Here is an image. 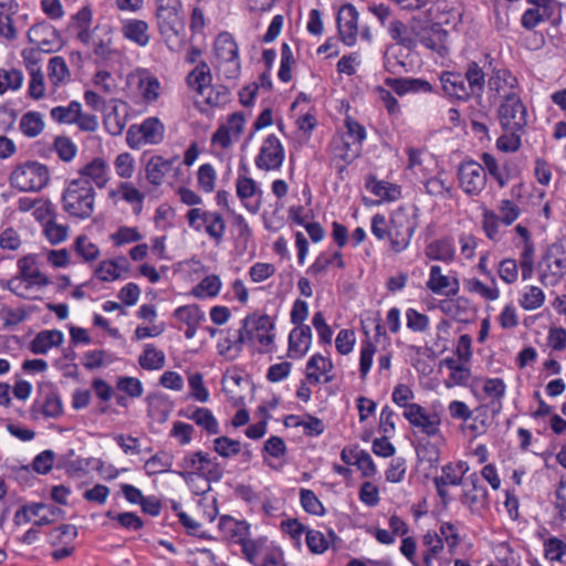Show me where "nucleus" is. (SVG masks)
I'll list each match as a JSON object with an SVG mask.
<instances>
[{"mask_svg": "<svg viewBox=\"0 0 566 566\" xmlns=\"http://www.w3.org/2000/svg\"><path fill=\"white\" fill-rule=\"evenodd\" d=\"M96 192L93 185L84 178L67 181L62 192V209L71 218L85 220L92 217Z\"/></svg>", "mask_w": 566, "mask_h": 566, "instance_id": "f257e3e1", "label": "nucleus"}, {"mask_svg": "<svg viewBox=\"0 0 566 566\" xmlns=\"http://www.w3.org/2000/svg\"><path fill=\"white\" fill-rule=\"evenodd\" d=\"M49 168L39 161L27 160L14 167L9 176L10 185L23 192H38L49 185Z\"/></svg>", "mask_w": 566, "mask_h": 566, "instance_id": "f03ea898", "label": "nucleus"}, {"mask_svg": "<svg viewBox=\"0 0 566 566\" xmlns=\"http://www.w3.org/2000/svg\"><path fill=\"white\" fill-rule=\"evenodd\" d=\"M213 53L218 72L227 80H237L241 73L239 48L229 32L216 38Z\"/></svg>", "mask_w": 566, "mask_h": 566, "instance_id": "7ed1b4c3", "label": "nucleus"}, {"mask_svg": "<svg viewBox=\"0 0 566 566\" xmlns=\"http://www.w3.org/2000/svg\"><path fill=\"white\" fill-rule=\"evenodd\" d=\"M418 211L413 207L412 211L406 208L396 209L390 218V227L388 228V237L394 251L401 252L408 248L411 238L418 227Z\"/></svg>", "mask_w": 566, "mask_h": 566, "instance_id": "20e7f679", "label": "nucleus"}, {"mask_svg": "<svg viewBox=\"0 0 566 566\" xmlns=\"http://www.w3.org/2000/svg\"><path fill=\"white\" fill-rule=\"evenodd\" d=\"M539 281L545 286L556 285L566 274V242H555L548 247L539 263Z\"/></svg>", "mask_w": 566, "mask_h": 566, "instance_id": "39448f33", "label": "nucleus"}, {"mask_svg": "<svg viewBox=\"0 0 566 566\" xmlns=\"http://www.w3.org/2000/svg\"><path fill=\"white\" fill-rule=\"evenodd\" d=\"M186 218L192 230L197 232L205 231L216 243L223 240L227 224L220 212L193 207L188 210Z\"/></svg>", "mask_w": 566, "mask_h": 566, "instance_id": "423d86ee", "label": "nucleus"}, {"mask_svg": "<svg viewBox=\"0 0 566 566\" xmlns=\"http://www.w3.org/2000/svg\"><path fill=\"white\" fill-rule=\"evenodd\" d=\"M32 419L60 418L63 415V402L57 388L52 384H42L30 408Z\"/></svg>", "mask_w": 566, "mask_h": 566, "instance_id": "0eeeda50", "label": "nucleus"}, {"mask_svg": "<svg viewBox=\"0 0 566 566\" xmlns=\"http://www.w3.org/2000/svg\"><path fill=\"white\" fill-rule=\"evenodd\" d=\"M489 99L503 102L521 95L517 77L507 69H495L488 78Z\"/></svg>", "mask_w": 566, "mask_h": 566, "instance_id": "6e6552de", "label": "nucleus"}, {"mask_svg": "<svg viewBox=\"0 0 566 566\" xmlns=\"http://www.w3.org/2000/svg\"><path fill=\"white\" fill-rule=\"evenodd\" d=\"M527 109L521 95L500 102L497 118L505 132H523L527 125Z\"/></svg>", "mask_w": 566, "mask_h": 566, "instance_id": "1a4fd4ad", "label": "nucleus"}, {"mask_svg": "<svg viewBox=\"0 0 566 566\" xmlns=\"http://www.w3.org/2000/svg\"><path fill=\"white\" fill-rule=\"evenodd\" d=\"M165 127L157 117L146 118L139 126H132L127 132V143L132 148L142 144L157 145L163 142Z\"/></svg>", "mask_w": 566, "mask_h": 566, "instance_id": "9d476101", "label": "nucleus"}, {"mask_svg": "<svg viewBox=\"0 0 566 566\" xmlns=\"http://www.w3.org/2000/svg\"><path fill=\"white\" fill-rule=\"evenodd\" d=\"M458 179L460 188L469 196H479L488 181L484 167L474 160L464 161L459 166Z\"/></svg>", "mask_w": 566, "mask_h": 566, "instance_id": "9b49d317", "label": "nucleus"}, {"mask_svg": "<svg viewBox=\"0 0 566 566\" xmlns=\"http://www.w3.org/2000/svg\"><path fill=\"white\" fill-rule=\"evenodd\" d=\"M403 417L419 432L428 437L441 438V419L437 412L428 413L422 406L412 403L410 407H407V410H403Z\"/></svg>", "mask_w": 566, "mask_h": 566, "instance_id": "f8f14e48", "label": "nucleus"}, {"mask_svg": "<svg viewBox=\"0 0 566 566\" xmlns=\"http://www.w3.org/2000/svg\"><path fill=\"white\" fill-rule=\"evenodd\" d=\"M461 503L472 514H481L489 506L488 489L481 483L476 473L470 474L463 483Z\"/></svg>", "mask_w": 566, "mask_h": 566, "instance_id": "ddd939ff", "label": "nucleus"}, {"mask_svg": "<svg viewBox=\"0 0 566 566\" xmlns=\"http://www.w3.org/2000/svg\"><path fill=\"white\" fill-rule=\"evenodd\" d=\"M284 158L285 154L281 142L275 135L271 134L264 139L255 157V166L265 171L279 170Z\"/></svg>", "mask_w": 566, "mask_h": 566, "instance_id": "4468645a", "label": "nucleus"}, {"mask_svg": "<svg viewBox=\"0 0 566 566\" xmlns=\"http://www.w3.org/2000/svg\"><path fill=\"white\" fill-rule=\"evenodd\" d=\"M157 27L166 43L181 39L185 33V21L181 8L156 11Z\"/></svg>", "mask_w": 566, "mask_h": 566, "instance_id": "2eb2a0df", "label": "nucleus"}, {"mask_svg": "<svg viewBox=\"0 0 566 566\" xmlns=\"http://www.w3.org/2000/svg\"><path fill=\"white\" fill-rule=\"evenodd\" d=\"M358 17L357 9L350 3L344 4L337 14L338 33L347 46H353L357 41Z\"/></svg>", "mask_w": 566, "mask_h": 566, "instance_id": "dca6fc26", "label": "nucleus"}, {"mask_svg": "<svg viewBox=\"0 0 566 566\" xmlns=\"http://www.w3.org/2000/svg\"><path fill=\"white\" fill-rule=\"evenodd\" d=\"M346 137L342 144L345 150L339 154L343 160L352 163L360 153V145L366 138V130L358 122L347 117L345 120Z\"/></svg>", "mask_w": 566, "mask_h": 566, "instance_id": "f3484780", "label": "nucleus"}, {"mask_svg": "<svg viewBox=\"0 0 566 566\" xmlns=\"http://www.w3.org/2000/svg\"><path fill=\"white\" fill-rule=\"evenodd\" d=\"M104 115V126L112 136H119L126 127L128 104L118 98L108 101Z\"/></svg>", "mask_w": 566, "mask_h": 566, "instance_id": "a211bd4d", "label": "nucleus"}, {"mask_svg": "<svg viewBox=\"0 0 566 566\" xmlns=\"http://www.w3.org/2000/svg\"><path fill=\"white\" fill-rule=\"evenodd\" d=\"M440 83L446 96L460 102H468L472 98L467 87L464 77L460 72L443 71L440 74Z\"/></svg>", "mask_w": 566, "mask_h": 566, "instance_id": "6ab92c4d", "label": "nucleus"}, {"mask_svg": "<svg viewBox=\"0 0 566 566\" xmlns=\"http://www.w3.org/2000/svg\"><path fill=\"white\" fill-rule=\"evenodd\" d=\"M237 195L250 212L256 213L260 210L262 203V190L252 178H238Z\"/></svg>", "mask_w": 566, "mask_h": 566, "instance_id": "aec40b11", "label": "nucleus"}, {"mask_svg": "<svg viewBox=\"0 0 566 566\" xmlns=\"http://www.w3.org/2000/svg\"><path fill=\"white\" fill-rule=\"evenodd\" d=\"M28 38L31 43L39 46L41 51H52V43L56 41V50L61 46V39L57 30L46 22L32 25L28 31Z\"/></svg>", "mask_w": 566, "mask_h": 566, "instance_id": "412c9836", "label": "nucleus"}, {"mask_svg": "<svg viewBox=\"0 0 566 566\" xmlns=\"http://www.w3.org/2000/svg\"><path fill=\"white\" fill-rule=\"evenodd\" d=\"M312 345V329L308 325L295 326L289 335L287 356L300 359L306 355Z\"/></svg>", "mask_w": 566, "mask_h": 566, "instance_id": "4be33fe9", "label": "nucleus"}, {"mask_svg": "<svg viewBox=\"0 0 566 566\" xmlns=\"http://www.w3.org/2000/svg\"><path fill=\"white\" fill-rule=\"evenodd\" d=\"M122 33L125 40L145 48L150 42L149 24L140 19H124L122 21Z\"/></svg>", "mask_w": 566, "mask_h": 566, "instance_id": "5701e85b", "label": "nucleus"}, {"mask_svg": "<svg viewBox=\"0 0 566 566\" xmlns=\"http://www.w3.org/2000/svg\"><path fill=\"white\" fill-rule=\"evenodd\" d=\"M472 98L481 99L488 86L486 73L483 67L476 61H470L464 67L462 74Z\"/></svg>", "mask_w": 566, "mask_h": 566, "instance_id": "b1692460", "label": "nucleus"}, {"mask_svg": "<svg viewBox=\"0 0 566 566\" xmlns=\"http://www.w3.org/2000/svg\"><path fill=\"white\" fill-rule=\"evenodd\" d=\"M77 178H84L102 189L109 180L108 165L103 158L96 157L78 170Z\"/></svg>", "mask_w": 566, "mask_h": 566, "instance_id": "393cba45", "label": "nucleus"}, {"mask_svg": "<svg viewBox=\"0 0 566 566\" xmlns=\"http://www.w3.org/2000/svg\"><path fill=\"white\" fill-rule=\"evenodd\" d=\"M274 322L269 315H254L253 328H254V338L262 346L259 349L260 353H270L272 352L275 334Z\"/></svg>", "mask_w": 566, "mask_h": 566, "instance_id": "a878e982", "label": "nucleus"}, {"mask_svg": "<svg viewBox=\"0 0 566 566\" xmlns=\"http://www.w3.org/2000/svg\"><path fill=\"white\" fill-rule=\"evenodd\" d=\"M93 53L96 57L107 61L116 51L113 49V28L109 24L96 25L94 29Z\"/></svg>", "mask_w": 566, "mask_h": 566, "instance_id": "bb28decb", "label": "nucleus"}, {"mask_svg": "<svg viewBox=\"0 0 566 566\" xmlns=\"http://www.w3.org/2000/svg\"><path fill=\"white\" fill-rule=\"evenodd\" d=\"M334 365L332 360L321 354H314L306 364V379L311 384L321 382V377L325 376L324 382L333 380L334 376L328 375Z\"/></svg>", "mask_w": 566, "mask_h": 566, "instance_id": "cd10ccee", "label": "nucleus"}, {"mask_svg": "<svg viewBox=\"0 0 566 566\" xmlns=\"http://www.w3.org/2000/svg\"><path fill=\"white\" fill-rule=\"evenodd\" d=\"M18 269L20 276L27 282V289L33 285L46 286L50 284L49 277L36 268L35 259L32 255L21 258L18 261Z\"/></svg>", "mask_w": 566, "mask_h": 566, "instance_id": "c85d7f7f", "label": "nucleus"}, {"mask_svg": "<svg viewBox=\"0 0 566 566\" xmlns=\"http://www.w3.org/2000/svg\"><path fill=\"white\" fill-rule=\"evenodd\" d=\"M427 287L434 294L453 296L459 292V283L453 281V286L449 276L443 275L439 265H432L430 269Z\"/></svg>", "mask_w": 566, "mask_h": 566, "instance_id": "c756f323", "label": "nucleus"}, {"mask_svg": "<svg viewBox=\"0 0 566 566\" xmlns=\"http://www.w3.org/2000/svg\"><path fill=\"white\" fill-rule=\"evenodd\" d=\"M482 390L486 398L490 399L488 407L492 413L497 415L503 408V398L506 392V385L502 378H486L483 382Z\"/></svg>", "mask_w": 566, "mask_h": 566, "instance_id": "7c9ffc66", "label": "nucleus"}, {"mask_svg": "<svg viewBox=\"0 0 566 566\" xmlns=\"http://www.w3.org/2000/svg\"><path fill=\"white\" fill-rule=\"evenodd\" d=\"M217 344L218 354L230 359L235 358L242 350V336L237 328L222 329Z\"/></svg>", "mask_w": 566, "mask_h": 566, "instance_id": "2f4dec72", "label": "nucleus"}, {"mask_svg": "<svg viewBox=\"0 0 566 566\" xmlns=\"http://www.w3.org/2000/svg\"><path fill=\"white\" fill-rule=\"evenodd\" d=\"M365 188L374 196L385 201H396L401 197V188L396 184L378 180L375 176H368Z\"/></svg>", "mask_w": 566, "mask_h": 566, "instance_id": "473e14b6", "label": "nucleus"}, {"mask_svg": "<svg viewBox=\"0 0 566 566\" xmlns=\"http://www.w3.org/2000/svg\"><path fill=\"white\" fill-rule=\"evenodd\" d=\"M219 530L230 541L240 544L250 535V525L245 521H238L231 516H221Z\"/></svg>", "mask_w": 566, "mask_h": 566, "instance_id": "72a5a7b5", "label": "nucleus"}, {"mask_svg": "<svg viewBox=\"0 0 566 566\" xmlns=\"http://www.w3.org/2000/svg\"><path fill=\"white\" fill-rule=\"evenodd\" d=\"M63 339V333L57 329L42 331L33 338L30 348L33 354L44 355L51 348L60 346Z\"/></svg>", "mask_w": 566, "mask_h": 566, "instance_id": "f704fd0d", "label": "nucleus"}, {"mask_svg": "<svg viewBox=\"0 0 566 566\" xmlns=\"http://www.w3.org/2000/svg\"><path fill=\"white\" fill-rule=\"evenodd\" d=\"M174 159H165L161 156H153L145 168L147 180L154 186H160L165 176L171 170Z\"/></svg>", "mask_w": 566, "mask_h": 566, "instance_id": "c9c22d12", "label": "nucleus"}, {"mask_svg": "<svg viewBox=\"0 0 566 566\" xmlns=\"http://www.w3.org/2000/svg\"><path fill=\"white\" fill-rule=\"evenodd\" d=\"M187 85L197 94L207 91L208 85L212 82V74L209 65L201 61L186 77Z\"/></svg>", "mask_w": 566, "mask_h": 566, "instance_id": "e433bc0d", "label": "nucleus"}, {"mask_svg": "<svg viewBox=\"0 0 566 566\" xmlns=\"http://www.w3.org/2000/svg\"><path fill=\"white\" fill-rule=\"evenodd\" d=\"M138 90L143 98L148 102H155L160 95V83L156 76L150 74L148 70H138Z\"/></svg>", "mask_w": 566, "mask_h": 566, "instance_id": "4c0bfd02", "label": "nucleus"}, {"mask_svg": "<svg viewBox=\"0 0 566 566\" xmlns=\"http://www.w3.org/2000/svg\"><path fill=\"white\" fill-rule=\"evenodd\" d=\"M426 256L430 260L448 262L454 258V248L451 239L434 240L426 247Z\"/></svg>", "mask_w": 566, "mask_h": 566, "instance_id": "58836bf2", "label": "nucleus"}, {"mask_svg": "<svg viewBox=\"0 0 566 566\" xmlns=\"http://www.w3.org/2000/svg\"><path fill=\"white\" fill-rule=\"evenodd\" d=\"M126 259L102 261L95 270V275L103 282L115 281L120 277V273L126 269Z\"/></svg>", "mask_w": 566, "mask_h": 566, "instance_id": "ea45409f", "label": "nucleus"}, {"mask_svg": "<svg viewBox=\"0 0 566 566\" xmlns=\"http://www.w3.org/2000/svg\"><path fill=\"white\" fill-rule=\"evenodd\" d=\"M166 357L163 350L157 349L153 344H146L143 354L138 358L142 368L146 370H158L165 366Z\"/></svg>", "mask_w": 566, "mask_h": 566, "instance_id": "a19ab883", "label": "nucleus"}, {"mask_svg": "<svg viewBox=\"0 0 566 566\" xmlns=\"http://www.w3.org/2000/svg\"><path fill=\"white\" fill-rule=\"evenodd\" d=\"M201 102L211 107L224 106L230 101V91L223 85H208L207 91L197 94Z\"/></svg>", "mask_w": 566, "mask_h": 566, "instance_id": "79ce46f5", "label": "nucleus"}, {"mask_svg": "<svg viewBox=\"0 0 566 566\" xmlns=\"http://www.w3.org/2000/svg\"><path fill=\"white\" fill-rule=\"evenodd\" d=\"M19 127L24 136L34 138L44 129L43 117L39 112H28L21 117Z\"/></svg>", "mask_w": 566, "mask_h": 566, "instance_id": "37998d69", "label": "nucleus"}, {"mask_svg": "<svg viewBox=\"0 0 566 566\" xmlns=\"http://www.w3.org/2000/svg\"><path fill=\"white\" fill-rule=\"evenodd\" d=\"M81 103L77 101H71L67 105H60L51 108V118L62 125H73L75 117H77Z\"/></svg>", "mask_w": 566, "mask_h": 566, "instance_id": "c03bdc74", "label": "nucleus"}, {"mask_svg": "<svg viewBox=\"0 0 566 566\" xmlns=\"http://www.w3.org/2000/svg\"><path fill=\"white\" fill-rule=\"evenodd\" d=\"M221 285L222 283L218 275H207L191 290V295L197 298L214 297L219 294Z\"/></svg>", "mask_w": 566, "mask_h": 566, "instance_id": "a18cd8bd", "label": "nucleus"}, {"mask_svg": "<svg viewBox=\"0 0 566 566\" xmlns=\"http://www.w3.org/2000/svg\"><path fill=\"white\" fill-rule=\"evenodd\" d=\"M427 551L423 553L422 565L432 566L433 559L443 551V539L436 532H428L422 538Z\"/></svg>", "mask_w": 566, "mask_h": 566, "instance_id": "49530a36", "label": "nucleus"}, {"mask_svg": "<svg viewBox=\"0 0 566 566\" xmlns=\"http://www.w3.org/2000/svg\"><path fill=\"white\" fill-rule=\"evenodd\" d=\"M389 34L390 36L400 45L407 49H413L417 46V38L415 32L411 33L405 23L400 20H395L389 25Z\"/></svg>", "mask_w": 566, "mask_h": 566, "instance_id": "de8ad7c7", "label": "nucleus"}, {"mask_svg": "<svg viewBox=\"0 0 566 566\" xmlns=\"http://www.w3.org/2000/svg\"><path fill=\"white\" fill-rule=\"evenodd\" d=\"M424 191L427 195L440 199H448L452 197V185L442 178L441 175H437L427 179L423 184Z\"/></svg>", "mask_w": 566, "mask_h": 566, "instance_id": "09e8293b", "label": "nucleus"}, {"mask_svg": "<svg viewBox=\"0 0 566 566\" xmlns=\"http://www.w3.org/2000/svg\"><path fill=\"white\" fill-rule=\"evenodd\" d=\"M48 75L50 82L54 86H59L66 82L70 77V71L65 60L62 56H53L48 63Z\"/></svg>", "mask_w": 566, "mask_h": 566, "instance_id": "8fccbe9b", "label": "nucleus"}, {"mask_svg": "<svg viewBox=\"0 0 566 566\" xmlns=\"http://www.w3.org/2000/svg\"><path fill=\"white\" fill-rule=\"evenodd\" d=\"M174 457L168 452H158L145 462L147 475H156L169 472L172 465Z\"/></svg>", "mask_w": 566, "mask_h": 566, "instance_id": "3c124183", "label": "nucleus"}, {"mask_svg": "<svg viewBox=\"0 0 566 566\" xmlns=\"http://www.w3.org/2000/svg\"><path fill=\"white\" fill-rule=\"evenodd\" d=\"M28 69L30 71V82H29V95L33 99H41L45 95V84L44 76L40 70L38 62H30L28 64Z\"/></svg>", "mask_w": 566, "mask_h": 566, "instance_id": "603ef678", "label": "nucleus"}, {"mask_svg": "<svg viewBox=\"0 0 566 566\" xmlns=\"http://www.w3.org/2000/svg\"><path fill=\"white\" fill-rule=\"evenodd\" d=\"M69 230V226L57 223L56 218L48 219L43 224V234L53 245L64 242L67 239Z\"/></svg>", "mask_w": 566, "mask_h": 566, "instance_id": "864d4df0", "label": "nucleus"}, {"mask_svg": "<svg viewBox=\"0 0 566 566\" xmlns=\"http://www.w3.org/2000/svg\"><path fill=\"white\" fill-rule=\"evenodd\" d=\"M23 74L17 69H0V94L8 91H17L21 87Z\"/></svg>", "mask_w": 566, "mask_h": 566, "instance_id": "5fc2aeb1", "label": "nucleus"}, {"mask_svg": "<svg viewBox=\"0 0 566 566\" xmlns=\"http://www.w3.org/2000/svg\"><path fill=\"white\" fill-rule=\"evenodd\" d=\"M241 547H242V553L244 555V557L253 565L255 566L258 564V557L259 556H263L264 554V548L265 547H269V545H266L265 543V539L263 538H259V539H249V537H245V539H243L241 543H240Z\"/></svg>", "mask_w": 566, "mask_h": 566, "instance_id": "6e6d98bb", "label": "nucleus"}, {"mask_svg": "<svg viewBox=\"0 0 566 566\" xmlns=\"http://www.w3.org/2000/svg\"><path fill=\"white\" fill-rule=\"evenodd\" d=\"M545 301V294L537 286H527L520 298V305L526 311L539 308Z\"/></svg>", "mask_w": 566, "mask_h": 566, "instance_id": "4d7b16f0", "label": "nucleus"}, {"mask_svg": "<svg viewBox=\"0 0 566 566\" xmlns=\"http://www.w3.org/2000/svg\"><path fill=\"white\" fill-rule=\"evenodd\" d=\"M544 557L551 562H560L566 555V539L551 536L544 542Z\"/></svg>", "mask_w": 566, "mask_h": 566, "instance_id": "13d9d810", "label": "nucleus"}, {"mask_svg": "<svg viewBox=\"0 0 566 566\" xmlns=\"http://www.w3.org/2000/svg\"><path fill=\"white\" fill-rule=\"evenodd\" d=\"M500 223L501 219L493 210H484L482 214V229L489 240L494 242L501 240Z\"/></svg>", "mask_w": 566, "mask_h": 566, "instance_id": "bf43d9fd", "label": "nucleus"}, {"mask_svg": "<svg viewBox=\"0 0 566 566\" xmlns=\"http://www.w3.org/2000/svg\"><path fill=\"white\" fill-rule=\"evenodd\" d=\"M190 419L203 428L209 434H217L219 432V423L212 412L207 408H197Z\"/></svg>", "mask_w": 566, "mask_h": 566, "instance_id": "052dcab7", "label": "nucleus"}, {"mask_svg": "<svg viewBox=\"0 0 566 566\" xmlns=\"http://www.w3.org/2000/svg\"><path fill=\"white\" fill-rule=\"evenodd\" d=\"M174 316L186 325L199 324L205 319V313L196 304L177 307Z\"/></svg>", "mask_w": 566, "mask_h": 566, "instance_id": "680f3d73", "label": "nucleus"}, {"mask_svg": "<svg viewBox=\"0 0 566 566\" xmlns=\"http://www.w3.org/2000/svg\"><path fill=\"white\" fill-rule=\"evenodd\" d=\"M213 449L220 457L229 459L241 452V442L222 436L213 440Z\"/></svg>", "mask_w": 566, "mask_h": 566, "instance_id": "e2e57ef3", "label": "nucleus"}, {"mask_svg": "<svg viewBox=\"0 0 566 566\" xmlns=\"http://www.w3.org/2000/svg\"><path fill=\"white\" fill-rule=\"evenodd\" d=\"M53 149L57 154L59 158L65 163L73 160L77 153V146L70 137L66 136L55 137Z\"/></svg>", "mask_w": 566, "mask_h": 566, "instance_id": "0e129e2a", "label": "nucleus"}, {"mask_svg": "<svg viewBox=\"0 0 566 566\" xmlns=\"http://www.w3.org/2000/svg\"><path fill=\"white\" fill-rule=\"evenodd\" d=\"M75 252L86 262L94 261L99 255V249L84 234L78 235L74 242Z\"/></svg>", "mask_w": 566, "mask_h": 566, "instance_id": "69168bd1", "label": "nucleus"}, {"mask_svg": "<svg viewBox=\"0 0 566 566\" xmlns=\"http://www.w3.org/2000/svg\"><path fill=\"white\" fill-rule=\"evenodd\" d=\"M300 501L305 512L318 516L324 515L325 509L312 490L301 489Z\"/></svg>", "mask_w": 566, "mask_h": 566, "instance_id": "338daca9", "label": "nucleus"}, {"mask_svg": "<svg viewBox=\"0 0 566 566\" xmlns=\"http://www.w3.org/2000/svg\"><path fill=\"white\" fill-rule=\"evenodd\" d=\"M106 516L117 521L123 528L128 531H138L144 527L143 520L133 512L115 513L108 511Z\"/></svg>", "mask_w": 566, "mask_h": 566, "instance_id": "774afa93", "label": "nucleus"}]
</instances>
